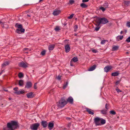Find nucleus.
<instances>
[{"mask_svg":"<svg viewBox=\"0 0 130 130\" xmlns=\"http://www.w3.org/2000/svg\"><path fill=\"white\" fill-rule=\"evenodd\" d=\"M26 95L28 98H31L34 97V95L32 92L27 93L26 94Z\"/></svg>","mask_w":130,"mask_h":130,"instance_id":"dca6fc26","label":"nucleus"},{"mask_svg":"<svg viewBox=\"0 0 130 130\" xmlns=\"http://www.w3.org/2000/svg\"><path fill=\"white\" fill-rule=\"evenodd\" d=\"M67 103V101L65 100V97L61 98L59 101L58 106L60 107H63Z\"/></svg>","mask_w":130,"mask_h":130,"instance_id":"20e7f679","label":"nucleus"},{"mask_svg":"<svg viewBox=\"0 0 130 130\" xmlns=\"http://www.w3.org/2000/svg\"><path fill=\"white\" fill-rule=\"evenodd\" d=\"M119 71H117L115 72L112 73L111 74V76H116L119 75Z\"/></svg>","mask_w":130,"mask_h":130,"instance_id":"6ab92c4d","label":"nucleus"},{"mask_svg":"<svg viewBox=\"0 0 130 130\" xmlns=\"http://www.w3.org/2000/svg\"><path fill=\"white\" fill-rule=\"evenodd\" d=\"M55 46V45L54 44L49 45L48 46V49L50 50H53Z\"/></svg>","mask_w":130,"mask_h":130,"instance_id":"393cba45","label":"nucleus"},{"mask_svg":"<svg viewBox=\"0 0 130 130\" xmlns=\"http://www.w3.org/2000/svg\"><path fill=\"white\" fill-rule=\"evenodd\" d=\"M126 41L127 42H130V37L127 38L126 39Z\"/></svg>","mask_w":130,"mask_h":130,"instance_id":"37998d69","label":"nucleus"},{"mask_svg":"<svg viewBox=\"0 0 130 130\" xmlns=\"http://www.w3.org/2000/svg\"><path fill=\"white\" fill-rule=\"evenodd\" d=\"M86 110L89 114L93 115L94 114V110H91V109L89 108H86Z\"/></svg>","mask_w":130,"mask_h":130,"instance_id":"ddd939ff","label":"nucleus"},{"mask_svg":"<svg viewBox=\"0 0 130 130\" xmlns=\"http://www.w3.org/2000/svg\"><path fill=\"white\" fill-rule=\"evenodd\" d=\"M100 111L101 113L103 115H106L107 113V110L106 109H104L103 110H101Z\"/></svg>","mask_w":130,"mask_h":130,"instance_id":"b1692460","label":"nucleus"},{"mask_svg":"<svg viewBox=\"0 0 130 130\" xmlns=\"http://www.w3.org/2000/svg\"><path fill=\"white\" fill-rule=\"evenodd\" d=\"M41 125L44 128H46L47 126L48 123L47 121H42L41 122Z\"/></svg>","mask_w":130,"mask_h":130,"instance_id":"9d476101","label":"nucleus"},{"mask_svg":"<svg viewBox=\"0 0 130 130\" xmlns=\"http://www.w3.org/2000/svg\"><path fill=\"white\" fill-rule=\"evenodd\" d=\"M24 81L22 80H20L19 82V85L20 86H22L23 85Z\"/></svg>","mask_w":130,"mask_h":130,"instance_id":"a878e982","label":"nucleus"},{"mask_svg":"<svg viewBox=\"0 0 130 130\" xmlns=\"http://www.w3.org/2000/svg\"><path fill=\"white\" fill-rule=\"evenodd\" d=\"M120 82L119 81H117L116 82V85H117L118 84H119Z\"/></svg>","mask_w":130,"mask_h":130,"instance_id":"603ef678","label":"nucleus"},{"mask_svg":"<svg viewBox=\"0 0 130 130\" xmlns=\"http://www.w3.org/2000/svg\"><path fill=\"white\" fill-rule=\"evenodd\" d=\"M15 26L16 27L18 28V29H17L15 31L17 33L20 34V31L22 33L24 32L25 29L23 28V27L22 25L17 23L15 24Z\"/></svg>","mask_w":130,"mask_h":130,"instance_id":"f03ea898","label":"nucleus"},{"mask_svg":"<svg viewBox=\"0 0 130 130\" xmlns=\"http://www.w3.org/2000/svg\"><path fill=\"white\" fill-rule=\"evenodd\" d=\"M74 1L73 0H70L69 1V3L70 4H72L74 3Z\"/></svg>","mask_w":130,"mask_h":130,"instance_id":"09e8293b","label":"nucleus"},{"mask_svg":"<svg viewBox=\"0 0 130 130\" xmlns=\"http://www.w3.org/2000/svg\"><path fill=\"white\" fill-rule=\"evenodd\" d=\"M106 8L103 7H101L99 8V9L100 10H101L103 12H104L106 10Z\"/></svg>","mask_w":130,"mask_h":130,"instance_id":"7c9ffc66","label":"nucleus"},{"mask_svg":"<svg viewBox=\"0 0 130 130\" xmlns=\"http://www.w3.org/2000/svg\"><path fill=\"white\" fill-rule=\"evenodd\" d=\"M26 13H28L29 12V10H28L27 11H26Z\"/></svg>","mask_w":130,"mask_h":130,"instance_id":"4d7b16f0","label":"nucleus"},{"mask_svg":"<svg viewBox=\"0 0 130 130\" xmlns=\"http://www.w3.org/2000/svg\"><path fill=\"white\" fill-rule=\"evenodd\" d=\"M100 120V123L101 124V125H103L105 124L106 123L105 120L102 118Z\"/></svg>","mask_w":130,"mask_h":130,"instance_id":"bb28decb","label":"nucleus"},{"mask_svg":"<svg viewBox=\"0 0 130 130\" xmlns=\"http://www.w3.org/2000/svg\"><path fill=\"white\" fill-rule=\"evenodd\" d=\"M18 88L17 87H16L15 88H14L13 89V90L15 91L14 92H18Z\"/></svg>","mask_w":130,"mask_h":130,"instance_id":"79ce46f5","label":"nucleus"},{"mask_svg":"<svg viewBox=\"0 0 130 130\" xmlns=\"http://www.w3.org/2000/svg\"><path fill=\"white\" fill-rule=\"evenodd\" d=\"M125 33H126V32H127V30H125Z\"/></svg>","mask_w":130,"mask_h":130,"instance_id":"338daca9","label":"nucleus"},{"mask_svg":"<svg viewBox=\"0 0 130 130\" xmlns=\"http://www.w3.org/2000/svg\"><path fill=\"white\" fill-rule=\"evenodd\" d=\"M27 16H28V17H31V16L30 15H29V14H27Z\"/></svg>","mask_w":130,"mask_h":130,"instance_id":"052dcab7","label":"nucleus"},{"mask_svg":"<svg viewBox=\"0 0 130 130\" xmlns=\"http://www.w3.org/2000/svg\"><path fill=\"white\" fill-rule=\"evenodd\" d=\"M46 52L45 51L43 50L41 52V54L42 55H44L45 54Z\"/></svg>","mask_w":130,"mask_h":130,"instance_id":"58836bf2","label":"nucleus"},{"mask_svg":"<svg viewBox=\"0 0 130 130\" xmlns=\"http://www.w3.org/2000/svg\"><path fill=\"white\" fill-rule=\"evenodd\" d=\"M100 27L99 26H98L97 27H96L95 28V30L96 31H98L99 29L100 28Z\"/></svg>","mask_w":130,"mask_h":130,"instance_id":"ea45409f","label":"nucleus"},{"mask_svg":"<svg viewBox=\"0 0 130 130\" xmlns=\"http://www.w3.org/2000/svg\"><path fill=\"white\" fill-rule=\"evenodd\" d=\"M80 6L82 8H87L88 5L84 3H83L80 4Z\"/></svg>","mask_w":130,"mask_h":130,"instance_id":"aec40b11","label":"nucleus"},{"mask_svg":"<svg viewBox=\"0 0 130 130\" xmlns=\"http://www.w3.org/2000/svg\"><path fill=\"white\" fill-rule=\"evenodd\" d=\"M4 90L5 91H6V92H7L8 91V90H5V89H4Z\"/></svg>","mask_w":130,"mask_h":130,"instance_id":"680f3d73","label":"nucleus"},{"mask_svg":"<svg viewBox=\"0 0 130 130\" xmlns=\"http://www.w3.org/2000/svg\"><path fill=\"white\" fill-rule=\"evenodd\" d=\"M102 6L106 9L107 8H108V7L109 6L108 3L107 1H105L102 5Z\"/></svg>","mask_w":130,"mask_h":130,"instance_id":"4be33fe9","label":"nucleus"},{"mask_svg":"<svg viewBox=\"0 0 130 130\" xmlns=\"http://www.w3.org/2000/svg\"><path fill=\"white\" fill-rule=\"evenodd\" d=\"M118 48L119 47L118 46H115L112 47V50L113 51L117 50L118 49Z\"/></svg>","mask_w":130,"mask_h":130,"instance_id":"c85d7f7f","label":"nucleus"},{"mask_svg":"<svg viewBox=\"0 0 130 130\" xmlns=\"http://www.w3.org/2000/svg\"><path fill=\"white\" fill-rule=\"evenodd\" d=\"M70 65L71 66H73V64L72 63V61H71L70 62Z\"/></svg>","mask_w":130,"mask_h":130,"instance_id":"864d4df0","label":"nucleus"},{"mask_svg":"<svg viewBox=\"0 0 130 130\" xmlns=\"http://www.w3.org/2000/svg\"><path fill=\"white\" fill-rule=\"evenodd\" d=\"M29 5V4H25V5H25H25Z\"/></svg>","mask_w":130,"mask_h":130,"instance_id":"69168bd1","label":"nucleus"},{"mask_svg":"<svg viewBox=\"0 0 130 130\" xmlns=\"http://www.w3.org/2000/svg\"><path fill=\"white\" fill-rule=\"evenodd\" d=\"M64 48L65 49L66 52V53L69 52L70 50V45L68 44H67L64 46Z\"/></svg>","mask_w":130,"mask_h":130,"instance_id":"9b49d317","label":"nucleus"},{"mask_svg":"<svg viewBox=\"0 0 130 130\" xmlns=\"http://www.w3.org/2000/svg\"><path fill=\"white\" fill-rule=\"evenodd\" d=\"M28 64L27 63H25L23 61H22L19 63V66L20 67L25 68L28 67Z\"/></svg>","mask_w":130,"mask_h":130,"instance_id":"6e6552de","label":"nucleus"},{"mask_svg":"<svg viewBox=\"0 0 130 130\" xmlns=\"http://www.w3.org/2000/svg\"><path fill=\"white\" fill-rule=\"evenodd\" d=\"M39 126V123H36L31 124L30 126V128L32 130H37Z\"/></svg>","mask_w":130,"mask_h":130,"instance_id":"39448f33","label":"nucleus"},{"mask_svg":"<svg viewBox=\"0 0 130 130\" xmlns=\"http://www.w3.org/2000/svg\"><path fill=\"white\" fill-rule=\"evenodd\" d=\"M12 99L11 98H9V100H12Z\"/></svg>","mask_w":130,"mask_h":130,"instance_id":"e2e57ef3","label":"nucleus"},{"mask_svg":"<svg viewBox=\"0 0 130 130\" xmlns=\"http://www.w3.org/2000/svg\"><path fill=\"white\" fill-rule=\"evenodd\" d=\"M106 41H107V40H102L101 41V44H104L105 43Z\"/></svg>","mask_w":130,"mask_h":130,"instance_id":"e433bc0d","label":"nucleus"},{"mask_svg":"<svg viewBox=\"0 0 130 130\" xmlns=\"http://www.w3.org/2000/svg\"><path fill=\"white\" fill-rule=\"evenodd\" d=\"M67 102H68L70 104H73V99L72 97L70 96H69L67 100Z\"/></svg>","mask_w":130,"mask_h":130,"instance_id":"4468645a","label":"nucleus"},{"mask_svg":"<svg viewBox=\"0 0 130 130\" xmlns=\"http://www.w3.org/2000/svg\"><path fill=\"white\" fill-rule=\"evenodd\" d=\"M123 31H121V32H120V34H122V33H123Z\"/></svg>","mask_w":130,"mask_h":130,"instance_id":"0e129e2a","label":"nucleus"},{"mask_svg":"<svg viewBox=\"0 0 130 130\" xmlns=\"http://www.w3.org/2000/svg\"><path fill=\"white\" fill-rule=\"evenodd\" d=\"M24 50H28V48H24Z\"/></svg>","mask_w":130,"mask_h":130,"instance_id":"bf43d9fd","label":"nucleus"},{"mask_svg":"<svg viewBox=\"0 0 130 130\" xmlns=\"http://www.w3.org/2000/svg\"><path fill=\"white\" fill-rule=\"evenodd\" d=\"M108 105L107 103H106L105 105V108L106 109V110L108 109H109L108 107Z\"/></svg>","mask_w":130,"mask_h":130,"instance_id":"de8ad7c7","label":"nucleus"},{"mask_svg":"<svg viewBox=\"0 0 130 130\" xmlns=\"http://www.w3.org/2000/svg\"><path fill=\"white\" fill-rule=\"evenodd\" d=\"M54 29L56 31H59V30H60V28L59 27L57 26Z\"/></svg>","mask_w":130,"mask_h":130,"instance_id":"72a5a7b5","label":"nucleus"},{"mask_svg":"<svg viewBox=\"0 0 130 130\" xmlns=\"http://www.w3.org/2000/svg\"><path fill=\"white\" fill-rule=\"evenodd\" d=\"M89 0H82V2L83 3H85L88 2Z\"/></svg>","mask_w":130,"mask_h":130,"instance_id":"8fccbe9b","label":"nucleus"},{"mask_svg":"<svg viewBox=\"0 0 130 130\" xmlns=\"http://www.w3.org/2000/svg\"><path fill=\"white\" fill-rule=\"evenodd\" d=\"M109 113L110 114L112 115H115L116 114L115 111L113 110L110 111H109Z\"/></svg>","mask_w":130,"mask_h":130,"instance_id":"2f4dec72","label":"nucleus"},{"mask_svg":"<svg viewBox=\"0 0 130 130\" xmlns=\"http://www.w3.org/2000/svg\"><path fill=\"white\" fill-rule=\"evenodd\" d=\"M112 68V66H108L104 68V71L106 72H108Z\"/></svg>","mask_w":130,"mask_h":130,"instance_id":"1a4fd4ad","label":"nucleus"},{"mask_svg":"<svg viewBox=\"0 0 130 130\" xmlns=\"http://www.w3.org/2000/svg\"><path fill=\"white\" fill-rule=\"evenodd\" d=\"M18 76L19 78H21L23 77L24 75L22 73L20 72Z\"/></svg>","mask_w":130,"mask_h":130,"instance_id":"473e14b6","label":"nucleus"},{"mask_svg":"<svg viewBox=\"0 0 130 130\" xmlns=\"http://www.w3.org/2000/svg\"><path fill=\"white\" fill-rule=\"evenodd\" d=\"M61 76L60 75H58L57 77V79L59 80H61Z\"/></svg>","mask_w":130,"mask_h":130,"instance_id":"49530a36","label":"nucleus"},{"mask_svg":"<svg viewBox=\"0 0 130 130\" xmlns=\"http://www.w3.org/2000/svg\"><path fill=\"white\" fill-rule=\"evenodd\" d=\"M126 26L129 27H130V22H127L126 24Z\"/></svg>","mask_w":130,"mask_h":130,"instance_id":"a19ab883","label":"nucleus"},{"mask_svg":"<svg viewBox=\"0 0 130 130\" xmlns=\"http://www.w3.org/2000/svg\"><path fill=\"white\" fill-rule=\"evenodd\" d=\"M32 84L31 82H27L26 84L25 88L27 89H29L32 87Z\"/></svg>","mask_w":130,"mask_h":130,"instance_id":"0eeeda50","label":"nucleus"},{"mask_svg":"<svg viewBox=\"0 0 130 130\" xmlns=\"http://www.w3.org/2000/svg\"><path fill=\"white\" fill-rule=\"evenodd\" d=\"M129 63H130V59H129Z\"/></svg>","mask_w":130,"mask_h":130,"instance_id":"774afa93","label":"nucleus"},{"mask_svg":"<svg viewBox=\"0 0 130 130\" xmlns=\"http://www.w3.org/2000/svg\"><path fill=\"white\" fill-rule=\"evenodd\" d=\"M54 126V124L51 122H50L48 123V128L50 130H52Z\"/></svg>","mask_w":130,"mask_h":130,"instance_id":"f8f14e48","label":"nucleus"},{"mask_svg":"<svg viewBox=\"0 0 130 130\" xmlns=\"http://www.w3.org/2000/svg\"><path fill=\"white\" fill-rule=\"evenodd\" d=\"M44 0H39V3H40L42 1H44Z\"/></svg>","mask_w":130,"mask_h":130,"instance_id":"13d9d810","label":"nucleus"},{"mask_svg":"<svg viewBox=\"0 0 130 130\" xmlns=\"http://www.w3.org/2000/svg\"><path fill=\"white\" fill-rule=\"evenodd\" d=\"M101 119L98 117H96L94 119V122L96 126L101 125L100 123V120Z\"/></svg>","mask_w":130,"mask_h":130,"instance_id":"423d86ee","label":"nucleus"},{"mask_svg":"<svg viewBox=\"0 0 130 130\" xmlns=\"http://www.w3.org/2000/svg\"><path fill=\"white\" fill-rule=\"evenodd\" d=\"M7 127L8 128V130H15L19 127L18 122L13 120L7 123Z\"/></svg>","mask_w":130,"mask_h":130,"instance_id":"f257e3e1","label":"nucleus"},{"mask_svg":"<svg viewBox=\"0 0 130 130\" xmlns=\"http://www.w3.org/2000/svg\"><path fill=\"white\" fill-rule=\"evenodd\" d=\"M61 12V11L55 9L53 12V14L55 16H56L59 14Z\"/></svg>","mask_w":130,"mask_h":130,"instance_id":"2eb2a0df","label":"nucleus"},{"mask_svg":"<svg viewBox=\"0 0 130 130\" xmlns=\"http://www.w3.org/2000/svg\"><path fill=\"white\" fill-rule=\"evenodd\" d=\"M92 51L93 53H96L97 52V51H96V50L95 49L93 50H92Z\"/></svg>","mask_w":130,"mask_h":130,"instance_id":"3c124183","label":"nucleus"},{"mask_svg":"<svg viewBox=\"0 0 130 130\" xmlns=\"http://www.w3.org/2000/svg\"><path fill=\"white\" fill-rule=\"evenodd\" d=\"M3 72H4V70H2V71L0 73V75Z\"/></svg>","mask_w":130,"mask_h":130,"instance_id":"5fc2aeb1","label":"nucleus"},{"mask_svg":"<svg viewBox=\"0 0 130 130\" xmlns=\"http://www.w3.org/2000/svg\"><path fill=\"white\" fill-rule=\"evenodd\" d=\"M37 83H35L34 85V88L35 89H37Z\"/></svg>","mask_w":130,"mask_h":130,"instance_id":"a18cd8bd","label":"nucleus"},{"mask_svg":"<svg viewBox=\"0 0 130 130\" xmlns=\"http://www.w3.org/2000/svg\"><path fill=\"white\" fill-rule=\"evenodd\" d=\"M74 15V14H71L70 16L68 17H67V19H72Z\"/></svg>","mask_w":130,"mask_h":130,"instance_id":"4c0bfd02","label":"nucleus"},{"mask_svg":"<svg viewBox=\"0 0 130 130\" xmlns=\"http://www.w3.org/2000/svg\"><path fill=\"white\" fill-rule=\"evenodd\" d=\"M123 36H119L117 37L116 40L117 41H119L120 40H122L123 38Z\"/></svg>","mask_w":130,"mask_h":130,"instance_id":"5701e85b","label":"nucleus"},{"mask_svg":"<svg viewBox=\"0 0 130 130\" xmlns=\"http://www.w3.org/2000/svg\"><path fill=\"white\" fill-rule=\"evenodd\" d=\"M68 84V82H67L66 84H64L63 87V89H65L66 87L67 86Z\"/></svg>","mask_w":130,"mask_h":130,"instance_id":"f704fd0d","label":"nucleus"},{"mask_svg":"<svg viewBox=\"0 0 130 130\" xmlns=\"http://www.w3.org/2000/svg\"><path fill=\"white\" fill-rule=\"evenodd\" d=\"M78 28V26L77 25H75L74 26V31H76L77 30V29Z\"/></svg>","mask_w":130,"mask_h":130,"instance_id":"c9c22d12","label":"nucleus"},{"mask_svg":"<svg viewBox=\"0 0 130 130\" xmlns=\"http://www.w3.org/2000/svg\"><path fill=\"white\" fill-rule=\"evenodd\" d=\"M78 60L77 57H75L73 58L71 60V61H73L74 62H76Z\"/></svg>","mask_w":130,"mask_h":130,"instance_id":"cd10ccee","label":"nucleus"},{"mask_svg":"<svg viewBox=\"0 0 130 130\" xmlns=\"http://www.w3.org/2000/svg\"><path fill=\"white\" fill-rule=\"evenodd\" d=\"M96 21L98 26H99L101 24H105L108 22V21L107 19L103 18H99L97 19Z\"/></svg>","mask_w":130,"mask_h":130,"instance_id":"7ed1b4c3","label":"nucleus"},{"mask_svg":"<svg viewBox=\"0 0 130 130\" xmlns=\"http://www.w3.org/2000/svg\"><path fill=\"white\" fill-rule=\"evenodd\" d=\"M116 90L118 93L120 92H122V91L118 88L117 89H116Z\"/></svg>","mask_w":130,"mask_h":130,"instance_id":"c03bdc74","label":"nucleus"},{"mask_svg":"<svg viewBox=\"0 0 130 130\" xmlns=\"http://www.w3.org/2000/svg\"><path fill=\"white\" fill-rule=\"evenodd\" d=\"M24 90L22 89L21 91H18V92H14V93L17 95H20V94H23L25 93Z\"/></svg>","mask_w":130,"mask_h":130,"instance_id":"f3484780","label":"nucleus"},{"mask_svg":"<svg viewBox=\"0 0 130 130\" xmlns=\"http://www.w3.org/2000/svg\"><path fill=\"white\" fill-rule=\"evenodd\" d=\"M9 63L10 62L9 61H6L2 64V67L3 68L5 67V66L9 65Z\"/></svg>","mask_w":130,"mask_h":130,"instance_id":"412c9836","label":"nucleus"},{"mask_svg":"<svg viewBox=\"0 0 130 130\" xmlns=\"http://www.w3.org/2000/svg\"><path fill=\"white\" fill-rule=\"evenodd\" d=\"M96 65H94L91 67L88 70L89 71H92L94 70L96 68Z\"/></svg>","mask_w":130,"mask_h":130,"instance_id":"a211bd4d","label":"nucleus"},{"mask_svg":"<svg viewBox=\"0 0 130 130\" xmlns=\"http://www.w3.org/2000/svg\"><path fill=\"white\" fill-rule=\"evenodd\" d=\"M130 3V1H124V3L127 6H128L129 5Z\"/></svg>","mask_w":130,"mask_h":130,"instance_id":"c756f323","label":"nucleus"},{"mask_svg":"<svg viewBox=\"0 0 130 130\" xmlns=\"http://www.w3.org/2000/svg\"><path fill=\"white\" fill-rule=\"evenodd\" d=\"M1 24L2 25H4V23H3L1 22V21H0V24Z\"/></svg>","mask_w":130,"mask_h":130,"instance_id":"6e6d98bb","label":"nucleus"}]
</instances>
